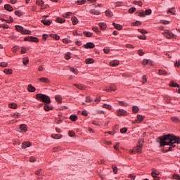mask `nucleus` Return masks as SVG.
<instances>
[{
    "mask_svg": "<svg viewBox=\"0 0 180 180\" xmlns=\"http://www.w3.org/2000/svg\"><path fill=\"white\" fill-rule=\"evenodd\" d=\"M160 146H172L175 147V143L180 144V138L172 134H167L159 138Z\"/></svg>",
    "mask_w": 180,
    "mask_h": 180,
    "instance_id": "obj_1",
    "label": "nucleus"
},
{
    "mask_svg": "<svg viewBox=\"0 0 180 180\" xmlns=\"http://www.w3.org/2000/svg\"><path fill=\"white\" fill-rule=\"evenodd\" d=\"M36 99H37L38 101H41V102H44V103H46V105H50L51 103V100H50V97L45 94H36Z\"/></svg>",
    "mask_w": 180,
    "mask_h": 180,
    "instance_id": "obj_2",
    "label": "nucleus"
},
{
    "mask_svg": "<svg viewBox=\"0 0 180 180\" xmlns=\"http://www.w3.org/2000/svg\"><path fill=\"white\" fill-rule=\"evenodd\" d=\"M15 30L18 32H20L23 34H30V33H32V32L30 30H25V28H23V27L20 26V25H15Z\"/></svg>",
    "mask_w": 180,
    "mask_h": 180,
    "instance_id": "obj_3",
    "label": "nucleus"
},
{
    "mask_svg": "<svg viewBox=\"0 0 180 180\" xmlns=\"http://www.w3.org/2000/svg\"><path fill=\"white\" fill-rule=\"evenodd\" d=\"M165 37H166L167 39H172V37H175V34H174L172 32H171V31L169 30H166L164 33H163Z\"/></svg>",
    "mask_w": 180,
    "mask_h": 180,
    "instance_id": "obj_4",
    "label": "nucleus"
},
{
    "mask_svg": "<svg viewBox=\"0 0 180 180\" xmlns=\"http://www.w3.org/2000/svg\"><path fill=\"white\" fill-rule=\"evenodd\" d=\"M25 41H34V43H38L39 39L37 37H26L24 38Z\"/></svg>",
    "mask_w": 180,
    "mask_h": 180,
    "instance_id": "obj_5",
    "label": "nucleus"
},
{
    "mask_svg": "<svg viewBox=\"0 0 180 180\" xmlns=\"http://www.w3.org/2000/svg\"><path fill=\"white\" fill-rule=\"evenodd\" d=\"M127 112L124 110L120 109L117 111V116H126Z\"/></svg>",
    "mask_w": 180,
    "mask_h": 180,
    "instance_id": "obj_6",
    "label": "nucleus"
},
{
    "mask_svg": "<svg viewBox=\"0 0 180 180\" xmlns=\"http://www.w3.org/2000/svg\"><path fill=\"white\" fill-rule=\"evenodd\" d=\"M84 49H94L95 44L92 42H88L84 45Z\"/></svg>",
    "mask_w": 180,
    "mask_h": 180,
    "instance_id": "obj_7",
    "label": "nucleus"
},
{
    "mask_svg": "<svg viewBox=\"0 0 180 180\" xmlns=\"http://www.w3.org/2000/svg\"><path fill=\"white\" fill-rule=\"evenodd\" d=\"M151 175H152L153 178H157V176L160 175V172L155 169H153Z\"/></svg>",
    "mask_w": 180,
    "mask_h": 180,
    "instance_id": "obj_8",
    "label": "nucleus"
},
{
    "mask_svg": "<svg viewBox=\"0 0 180 180\" xmlns=\"http://www.w3.org/2000/svg\"><path fill=\"white\" fill-rule=\"evenodd\" d=\"M19 129L21 131H27V126L25 124H20Z\"/></svg>",
    "mask_w": 180,
    "mask_h": 180,
    "instance_id": "obj_9",
    "label": "nucleus"
},
{
    "mask_svg": "<svg viewBox=\"0 0 180 180\" xmlns=\"http://www.w3.org/2000/svg\"><path fill=\"white\" fill-rule=\"evenodd\" d=\"M4 9H6V11H8V12L13 11V8L11 6V4H6L4 6Z\"/></svg>",
    "mask_w": 180,
    "mask_h": 180,
    "instance_id": "obj_10",
    "label": "nucleus"
},
{
    "mask_svg": "<svg viewBox=\"0 0 180 180\" xmlns=\"http://www.w3.org/2000/svg\"><path fill=\"white\" fill-rule=\"evenodd\" d=\"M110 65L111 67H117V65H119V60H115L110 62Z\"/></svg>",
    "mask_w": 180,
    "mask_h": 180,
    "instance_id": "obj_11",
    "label": "nucleus"
},
{
    "mask_svg": "<svg viewBox=\"0 0 180 180\" xmlns=\"http://www.w3.org/2000/svg\"><path fill=\"white\" fill-rule=\"evenodd\" d=\"M41 23L45 25V26H50L51 25V20H47L46 19L41 20Z\"/></svg>",
    "mask_w": 180,
    "mask_h": 180,
    "instance_id": "obj_12",
    "label": "nucleus"
},
{
    "mask_svg": "<svg viewBox=\"0 0 180 180\" xmlns=\"http://www.w3.org/2000/svg\"><path fill=\"white\" fill-rule=\"evenodd\" d=\"M143 145H139V146H136L134 148V153H141V146Z\"/></svg>",
    "mask_w": 180,
    "mask_h": 180,
    "instance_id": "obj_13",
    "label": "nucleus"
},
{
    "mask_svg": "<svg viewBox=\"0 0 180 180\" xmlns=\"http://www.w3.org/2000/svg\"><path fill=\"white\" fill-rule=\"evenodd\" d=\"M89 13H92V15H101V11L95 9L90 10Z\"/></svg>",
    "mask_w": 180,
    "mask_h": 180,
    "instance_id": "obj_14",
    "label": "nucleus"
},
{
    "mask_svg": "<svg viewBox=\"0 0 180 180\" xmlns=\"http://www.w3.org/2000/svg\"><path fill=\"white\" fill-rule=\"evenodd\" d=\"M56 22H57V23H64L65 22V19L57 17L56 19Z\"/></svg>",
    "mask_w": 180,
    "mask_h": 180,
    "instance_id": "obj_15",
    "label": "nucleus"
},
{
    "mask_svg": "<svg viewBox=\"0 0 180 180\" xmlns=\"http://www.w3.org/2000/svg\"><path fill=\"white\" fill-rule=\"evenodd\" d=\"M39 81H41V82H45V84L50 83V80H49V79L46 78V77H41V78H39Z\"/></svg>",
    "mask_w": 180,
    "mask_h": 180,
    "instance_id": "obj_16",
    "label": "nucleus"
},
{
    "mask_svg": "<svg viewBox=\"0 0 180 180\" xmlns=\"http://www.w3.org/2000/svg\"><path fill=\"white\" fill-rule=\"evenodd\" d=\"M98 26L101 29V30H105L106 29V24L105 22L98 23Z\"/></svg>",
    "mask_w": 180,
    "mask_h": 180,
    "instance_id": "obj_17",
    "label": "nucleus"
},
{
    "mask_svg": "<svg viewBox=\"0 0 180 180\" xmlns=\"http://www.w3.org/2000/svg\"><path fill=\"white\" fill-rule=\"evenodd\" d=\"M27 89L29 92H34L36 91V88H34V86H32V84L28 85Z\"/></svg>",
    "mask_w": 180,
    "mask_h": 180,
    "instance_id": "obj_18",
    "label": "nucleus"
},
{
    "mask_svg": "<svg viewBox=\"0 0 180 180\" xmlns=\"http://www.w3.org/2000/svg\"><path fill=\"white\" fill-rule=\"evenodd\" d=\"M75 86H76V88H77L78 89H81L82 91H84V89H85V86H84L83 84H74Z\"/></svg>",
    "mask_w": 180,
    "mask_h": 180,
    "instance_id": "obj_19",
    "label": "nucleus"
},
{
    "mask_svg": "<svg viewBox=\"0 0 180 180\" xmlns=\"http://www.w3.org/2000/svg\"><path fill=\"white\" fill-rule=\"evenodd\" d=\"M136 119H138L139 123H141V122H142L143 120H144V119H146V117L141 115H138L136 117Z\"/></svg>",
    "mask_w": 180,
    "mask_h": 180,
    "instance_id": "obj_20",
    "label": "nucleus"
},
{
    "mask_svg": "<svg viewBox=\"0 0 180 180\" xmlns=\"http://www.w3.org/2000/svg\"><path fill=\"white\" fill-rule=\"evenodd\" d=\"M72 25H75L78 23V18L77 17H72L71 18Z\"/></svg>",
    "mask_w": 180,
    "mask_h": 180,
    "instance_id": "obj_21",
    "label": "nucleus"
},
{
    "mask_svg": "<svg viewBox=\"0 0 180 180\" xmlns=\"http://www.w3.org/2000/svg\"><path fill=\"white\" fill-rule=\"evenodd\" d=\"M55 99H56V101H57V102H59V103H61V102L63 101V98H61V96H60V95L56 96Z\"/></svg>",
    "mask_w": 180,
    "mask_h": 180,
    "instance_id": "obj_22",
    "label": "nucleus"
},
{
    "mask_svg": "<svg viewBox=\"0 0 180 180\" xmlns=\"http://www.w3.org/2000/svg\"><path fill=\"white\" fill-rule=\"evenodd\" d=\"M171 120H172L174 122V123H180L179 118H178L176 117H172Z\"/></svg>",
    "mask_w": 180,
    "mask_h": 180,
    "instance_id": "obj_23",
    "label": "nucleus"
},
{
    "mask_svg": "<svg viewBox=\"0 0 180 180\" xmlns=\"http://www.w3.org/2000/svg\"><path fill=\"white\" fill-rule=\"evenodd\" d=\"M27 147H30V142H23L22 145V148H26Z\"/></svg>",
    "mask_w": 180,
    "mask_h": 180,
    "instance_id": "obj_24",
    "label": "nucleus"
},
{
    "mask_svg": "<svg viewBox=\"0 0 180 180\" xmlns=\"http://www.w3.org/2000/svg\"><path fill=\"white\" fill-rule=\"evenodd\" d=\"M8 106L11 109H16V108H18V105H16V103H9Z\"/></svg>",
    "mask_w": 180,
    "mask_h": 180,
    "instance_id": "obj_25",
    "label": "nucleus"
},
{
    "mask_svg": "<svg viewBox=\"0 0 180 180\" xmlns=\"http://www.w3.org/2000/svg\"><path fill=\"white\" fill-rule=\"evenodd\" d=\"M94 62V60L92 58H86L85 60L86 64H93Z\"/></svg>",
    "mask_w": 180,
    "mask_h": 180,
    "instance_id": "obj_26",
    "label": "nucleus"
},
{
    "mask_svg": "<svg viewBox=\"0 0 180 180\" xmlns=\"http://www.w3.org/2000/svg\"><path fill=\"white\" fill-rule=\"evenodd\" d=\"M113 26L115 27V29H117V30H122V25H119V24H116V23H113Z\"/></svg>",
    "mask_w": 180,
    "mask_h": 180,
    "instance_id": "obj_27",
    "label": "nucleus"
},
{
    "mask_svg": "<svg viewBox=\"0 0 180 180\" xmlns=\"http://www.w3.org/2000/svg\"><path fill=\"white\" fill-rule=\"evenodd\" d=\"M70 120H72V122H77V120H78V117L77 115H71L70 117Z\"/></svg>",
    "mask_w": 180,
    "mask_h": 180,
    "instance_id": "obj_28",
    "label": "nucleus"
},
{
    "mask_svg": "<svg viewBox=\"0 0 180 180\" xmlns=\"http://www.w3.org/2000/svg\"><path fill=\"white\" fill-rule=\"evenodd\" d=\"M51 137H52V139H61V135L57 134H53L51 135Z\"/></svg>",
    "mask_w": 180,
    "mask_h": 180,
    "instance_id": "obj_29",
    "label": "nucleus"
},
{
    "mask_svg": "<svg viewBox=\"0 0 180 180\" xmlns=\"http://www.w3.org/2000/svg\"><path fill=\"white\" fill-rule=\"evenodd\" d=\"M111 168L114 174H117V167H116L115 165H112Z\"/></svg>",
    "mask_w": 180,
    "mask_h": 180,
    "instance_id": "obj_30",
    "label": "nucleus"
},
{
    "mask_svg": "<svg viewBox=\"0 0 180 180\" xmlns=\"http://www.w3.org/2000/svg\"><path fill=\"white\" fill-rule=\"evenodd\" d=\"M105 15L108 18H112V16L113 15V13L110 11L108 10L105 11Z\"/></svg>",
    "mask_w": 180,
    "mask_h": 180,
    "instance_id": "obj_31",
    "label": "nucleus"
},
{
    "mask_svg": "<svg viewBox=\"0 0 180 180\" xmlns=\"http://www.w3.org/2000/svg\"><path fill=\"white\" fill-rule=\"evenodd\" d=\"M84 35L86 36V37H91L92 36V33L89 32L84 31L83 32Z\"/></svg>",
    "mask_w": 180,
    "mask_h": 180,
    "instance_id": "obj_32",
    "label": "nucleus"
},
{
    "mask_svg": "<svg viewBox=\"0 0 180 180\" xmlns=\"http://www.w3.org/2000/svg\"><path fill=\"white\" fill-rule=\"evenodd\" d=\"M12 72H13V71L12 70V69H5V70H4V73H5V74L11 75V74H12Z\"/></svg>",
    "mask_w": 180,
    "mask_h": 180,
    "instance_id": "obj_33",
    "label": "nucleus"
},
{
    "mask_svg": "<svg viewBox=\"0 0 180 180\" xmlns=\"http://www.w3.org/2000/svg\"><path fill=\"white\" fill-rule=\"evenodd\" d=\"M158 74H159V75H167V71L162 70H159Z\"/></svg>",
    "mask_w": 180,
    "mask_h": 180,
    "instance_id": "obj_34",
    "label": "nucleus"
},
{
    "mask_svg": "<svg viewBox=\"0 0 180 180\" xmlns=\"http://www.w3.org/2000/svg\"><path fill=\"white\" fill-rule=\"evenodd\" d=\"M24 65H27V63H29V58L25 57L22 59Z\"/></svg>",
    "mask_w": 180,
    "mask_h": 180,
    "instance_id": "obj_35",
    "label": "nucleus"
},
{
    "mask_svg": "<svg viewBox=\"0 0 180 180\" xmlns=\"http://www.w3.org/2000/svg\"><path fill=\"white\" fill-rule=\"evenodd\" d=\"M103 108H104L105 109H108V110H110L112 109V106L108 104H103Z\"/></svg>",
    "mask_w": 180,
    "mask_h": 180,
    "instance_id": "obj_36",
    "label": "nucleus"
},
{
    "mask_svg": "<svg viewBox=\"0 0 180 180\" xmlns=\"http://www.w3.org/2000/svg\"><path fill=\"white\" fill-rule=\"evenodd\" d=\"M170 86H173L174 88H178V86H179V85H178V84H176L174 82H171Z\"/></svg>",
    "mask_w": 180,
    "mask_h": 180,
    "instance_id": "obj_37",
    "label": "nucleus"
},
{
    "mask_svg": "<svg viewBox=\"0 0 180 180\" xmlns=\"http://www.w3.org/2000/svg\"><path fill=\"white\" fill-rule=\"evenodd\" d=\"M71 15H72V13L71 12H68L65 14L63 15V18H70V16H71Z\"/></svg>",
    "mask_w": 180,
    "mask_h": 180,
    "instance_id": "obj_38",
    "label": "nucleus"
},
{
    "mask_svg": "<svg viewBox=\"0 0 180 180\" xmlns=\"http://www.w3.org/2000/svg\"><path fill=\"white\" fill-rule=\"evenodd\" d=\"M139 107L137 106H134L132 108V111L134 113H137V112H139Z\"/></svg>",
    "mask_w": 180,
    "mask_h": 180,
    "instance_id": "obj_39",
    "label": "nucleus"
},
{
    "mask_svg": "<svg viewBox=\"0 0 180 180\" xmlns=\"http://www.w3.org/2000/svg\"><path fill=\"white\" fill-rule=\"evenodd\" d=\"M167 13H172V15H175V10L174 8H169L167 11Z\"/></svg>",
    "mask_w": 180,
    "mask_h": 180,
    "instance_id": "obj_40",
    "label": "nucleus"
},
{
    "mask_svg": "<svg viewBox=\"0 0 180 180\" xmlns=\"http://www.w3.org/2000/svg\"><path fill=\"white\" fill-rule=\"evenodd\" d=\"M138 13V16H141V18H144L146 16V14L144 13V11L143 12H136Z\"/></svg>",
    "mask_w": 180,
    "mask_h": 180,
    "instance_id": "obj_41",
    "label": "nucleus"
},
{
    "mask_svg": "<svg viewBox=\"0 0 180 180\" xmlns=\"http://www.w3.org/2000/svg\"><path fill=\"white\" fill-rule=\"evenodd\" d=\"M65 58L66 60H70V58H71V53L68 52L65 56Z\"/></svg>",
    "mask_w": 180,
    "mask_h": 180,
    "instance_id": "obj_42",
    "label": "nucleus"
},
{
    "mask_svg": "<svg viewBox=\"0 0 180 180\" xmlns=\"http://www.w3.org/2000/svg\"><path fill=\"white\" fill-rule=\"evenodd\" d=\"M37 5H39L40 6H41V5H43L44 4V2L43 1V0H37L36 1Z\"/></svg>",
    "mask_w": 180,
    "mask_h": 180,
    "instance_id": "obj_43",
    "label": "nucleus"
},
{
    "mask_svg": "<svg viewBox=\"0 0 180 180\" xmlns=\"http://www.w3.org/2000/svg\"><path fill=\"white\" fill-rule=\"evenodd\" d=\"M110 91H116V85H115V84H111V85L110 86Z\"/></svg>",
    "mask_w": 180,
    "mask_h": 180,
    "instance_id": "obj_44",
    "label": "nucleus"
},
{
    "mask_svg": "<svg viewBox=\"0 0 180 180\" xmlns=\"http://www.w3.org/2000/svg\"><path fill=\"white\" fill-rule=\"evenodd\" d=\"M51 37H53V39H55V40H60V36L57 34H52Z\"/></svg>",
    "mask_w": 180,
    "mask_h": 180,
    "instance_id": "obj_45",
    "label": "nucleus"
},
{
    "mask_svg": "<svg viewBox=\"0 0 180 180\" xmlns=\"http://www.w3.org/2000/svg\"><path fill=\"white\" fill-rule=\"evenodd\" d=\"M76 2H77V4H78V5H84V4H85V2H86V0L77 1Z\"/></svg>",
    "mask_w": 180,
    "mask_h": 180,
    "instance_id": "obj_46",
    "label": "nucleus"
},
{
    "mask_svg": "<svg viewBox=\"0 0 180 180\" xmlns=\"http://www.w3.org/2000/svg\"><path fill=\"white\" fill-rule=\"evenodd\" d=\"M70 71H71L72 72H73V74H75V75L78 74V70H77V69H75V68H70Z\"/></svg>",
    "mask_w": 180,
    "mask_h": 180,
    "instance_id": "obj_47",
    "label": "nucleus"
},
{
    "mask_svg": "<svg viewBox=\"0 0 180 180\" xmlns=\"http://www.w3.org/2000/svg\"><path fill=\"white\" fill-rule=\"evenodd\" d=\"M18 50H19V46H13V49H12V51L14 53H16V51H18Z\"/></svg>",
    "mask_w": 180,
    "mask_h": 180,
    "instance_id": "obj_48",
    "label": "nucleus"
},
{
    "mask_svg": "<svg viewBox=\"0 0 180 180\" xmlns=\"http://www.w3.org/2000/svg\"><path fill=\"white\" fill-rule=\"evenodd\" d=\"M147 82V76L143 75L142 78V84H146Z\"/></svg>",
    "mask_w": 180,
    "mask_h": 180,
    "instance_id": "obj_49",
    "label": "nucleus"
},
{
    "mask_svg": "<svg viewBox=\"0 0 180 180\" xmlns=\"http://www.w3.org/2000/svg\"><path fill=\"white\" fill-rule=\"evenodd\" d=\"M138 31H139L140 33H142V34H147V31L145 30H143V29H139Z\"/></svg>",
    "mask_w": 180,
    "mask_h": 180,
    "instance_id": "obj_50",
    "label": "nucleus"
},
{
    "mask_svg": "<svg viewBox=\"0 0 180 180\" xmlns=\"http://www.w3.org/2000/svg\"><path fill=\"white\" fill-rule=\"evenodd\" d=\"M27 51V49L23 46L21 47V54H25Z\"/></svg>",
    "mask_w": 180,
    "mask_h": 180,
    "instance_id": "obj_51",
    "label": "nucleus"
},
{
    "mask_svg": "<svg viewBox=\"0 0 180 180\" xmlns=\"http://www.w3.org/2000/svg\"><path fill=\"white\" fill-rule=\"evenodd\" d=\"M133 12H136V8L135 7H131V8L129 9V13H133Z\"/></svg>",
    "mask_w": 180,
    "mask_h": 180,
    "instance_id": "obj_52",
    "label": "nucleus"
},
{
    "mask_svg": "<svg viewBox=\"0 0 180 180\" xmlns=\"http://www.w3.org/2000/svg\"><path fill=\"white\" fill-rule=\"evenodd\" d=\"M48 105L49 104H46L44 107V110H46V112H49V110H50V106H49Z\"/></svg>",
    "mask_w": 180,
    "mask_h": 180,
    "instance_id": "obj_53",
    "label": "nucleus"
},
{
    "mask_svg": "<svg viewBox=\"0 0 180 180\" xmlns=\"http://www.w3.org/2000/svg\"><path fill=\"white\" fill-rule=\"evenodd\" d=\"M15 15H16V16H22V12H20L19 11H15Z\"/></svg>",
    "mask_w": 180,
    "mask_h": 180,
    "instance_id": "obj_54",
    "label": "nucleus"
},
{
    "mask_svg": "<svg viewBox=\"0 0 180 180\" xmlns=\"http://www.w3.org/2000/svg\"><path fill=\"white\" fill-rule=\"evenodd\" d=\"M174 179L180 180V176L178 174H173Z\"/></svg>",
    "mask_w": 180,
    "mask_h": 180,
    "instance_id": "obj_55",
    "label": "nucleus"
},
{
    "mask_svg": "<svg viewBox=\"0 0 180 180\" xmlns=\"http://www.w3.org/2000/svg\"><path fill=\"white\" fill-rule=\"evenodd\" d=\"M120 105L121 106H127V103H126L124 101H120Z\"/></svg>",
    "mask_w": 180,
    "mask_h": 180,
    "instance_id": "obj_56",
    "label": "nucleus"
},
{
    "mask_svg": "<svg viewBox=\"0 0 180 180\" xmlns=\"http://www.w3.org/2000/svg\"><path fill=\"white\" fill-rule=\"evenodd\" d=\"M69 136L70 137H74V136H75V133L73 131H70Z\"/></svg>",
    "mask_w": 180,
    "mask_h": 180,
    "instance_id": "obj_57",
    "label": "nucleus"
},
{
    "mask_svg": "<svg viewBox=\"0 0 180 180\" xmlns=\"http://www.w3.org/2000/svg\"><path fill=\"white\" fill-rule=\"evenodd\" d=\"M8 66V63H5V62H1L0 63V67H7Z\"/></svg>",
    "mask_w": 180,
    "mask_h": 180,
    "instance_id": "obj_58",
    "label": "nucleus"
},
{
    "mask_svg": "<svg viewBox=\"0 0 180 180\" xmlns=\"http://www.w3.org/2000/svg\"><path fill=\"white\" fill-rule=\"evenodd\" d=\"M41 169H39L37 172H35L36 175H43V173H41Z\"/></svg>",
    "mask_w": 180,
    "mask_h": 180,
    "instance_id": "obj_59",
    "label": "nucleus"
},
{
    "mask_svg": "<svg viewBox=\"0 0 180 180\" xmlns=\"http://www.w3.org/2000/svg\"><path fill=\"white\" fill-rule=\"evenodd\" d=\"M126 131H127V128H122L120 129V133H126Z\"/></svg>",
    "mask_w": 180,
    "mask_h": 180,
    "instance_id": "obj_60",
    "label": "nucleus"
},
{
    "mask_svg": "<svg viewBox=\"0 0 180 180\" xmlns=\"http://www.w3.org/2000/svg\"><path fill=\"white\" fill-rule=\"evenodd\" d=\"M129 178H131V179L134 180L136 179V176L134 174H129Z\"/></svg>",
    "mask_w": 180,
    "mask_h": 180,
    "instance_id": "obj_61",
    "label": "nucleus"
},
{
    "mask_svg": "<svg viewBox=\"0 0 180 180\" xmlns=\"http://www.w3.org/2000/svg\"><path fill=\"white\" fill-rule=\"evenodd\" d=\"M91 96H88L86 98V102L87 103H91Z\"/></svg>",
    "mask_w": 180,
    "mask_h": 180,
    "instance_id": "obj_62",
    "label": "nucleus"
},
{
    "mask_svg": "<svg viewBox=\"0 0 180 180\" xmlns=\"http://www.w3.org/2000/svg\"><path fill=\"white\" fill-rule=\"evenodd\" d=\"M145 13L146 15H150L151 13V9L146 10Z\"/></svg>",
    "mask_w": 180,
    "mask_h": 180,
    "instance_id": "obj_63",
    "label": "nucleus"
},
{
    "mask_svg": "<svg viewBox=\"0 0 180 180\" xmlns=\"http://www.w3.org/2000/svg\"><path fill=\"white\" fill-rule=\"evenodd\" d=\"M180 66V62L179 61H176L174 63V67H179Z\"/></svg>",
    "mask_w": 180,
    "mask_h": 180,
    "instance_id": "obj_64",
    "label": "nucleus"
}]
</instances>
